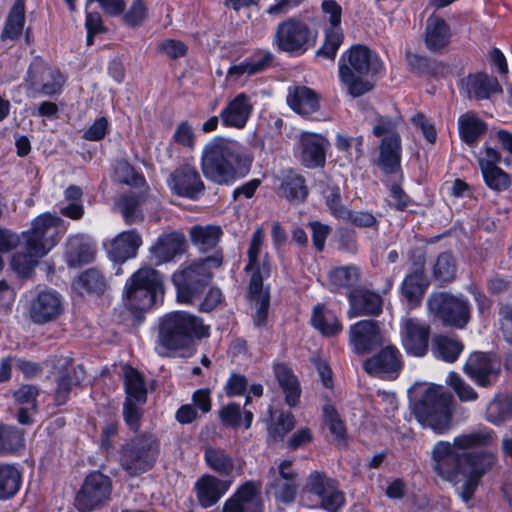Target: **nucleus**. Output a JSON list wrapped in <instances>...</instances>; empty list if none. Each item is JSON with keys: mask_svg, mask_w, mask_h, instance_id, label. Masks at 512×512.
<instances>
[{"mask_svg": "<svg viewBox=\"0 0 512 512\" xmlns=\"http://www.w3.org/2000/svg\"><path fill=\"white\" fill-rule=\"evenodd\" d=\"M448 441H438L433 447L432 458L435 471L443 479L453 482L459 475L464 482L459 488V496L464 503L470 502L482 478L491 472L498 462L497 454L492 450L458 452Z\"/></svg>", "mask_w": 512, "mask_h": 512, "instance_id": "f257e3e1", "label": "nucleus"}, {"mask_svg": "<svg viewBox=\"0 0 512 512\" xmlns=\"http://www.w3.org/2000/svg\"><path fill=\"white\" fill-rule=\"evenodd\" d=\"M252 161V155L239 142L214 139L203 149L201 168L208 180L228 185L244 177L249 172Z\"/></svg>", "mask_w": 512, "mask_h": 512, "instance_id": "f03ea898", "label": "nucleus"}, {"mask_svg": "<svg viewBox=\"0 0 512 512\" xmlns=\"http://www.w3.org/2000/svg\"><path fill=\"white\" fill-rule=\"evenodd\" d=\"M163 295L162 275L152 267L138 269L125 283L122 302L127 314H121V317L140 320L159 300L162 301Z\"/></svg>", "mask_w": 512, "mask_h": 512, "instance_id": "7ed1b4c3", "label": "nucleus"}, {"mask_svg": "<svg viewBox=\"0 0 512 512\" xmlns=\"http://www.w3.org/2000/svg\"><path fill=\"white\" fill-rule=\"evenodd\" d=\"M381 69V62L365 45H353L344 52L338 64L339 79L352 97H359L373 88L370 77Z\"/></svg>", "mask_w": 512, "mask_h": 512, "instance_id": "20e7f679", "label": "nucleus"}, {"mask_svg": "<svg viewBox=\"0 0 512 512\" xmlns=\"http://www.w3.org/2000/svg\"><path fill=\"white\" fill-rule=\"evenodd\" d=\"M411 410L423 428H430L438 435L446 434L452 427L454 399L441 385L427 387L418 399L411 402Z\"/></svg>", "mask_w": 512, "mask_h": 512, "instance_id": "39448f33", "label": "nucleus"}, {"mask_svg": "<svg viewBox=\"0 0 512 512\" xmlns=\"http://www.w3.org/2000/svg\"><path fill=\"white\" fill-rule=\"evenodd\" d=\"M264 243V231L257 228L251 237L247 251L248 263L246 272H251L249 282V297L252 309L255 310L257 320H265L268 316L270 295L268 288H264L263 281L270 276V261L268 255L261 254Z\"/></svg>", "mask_w": 512, "mask_h": 512, "instance_id": "423d86ee", "label": "nucleus"}, {"mask_svg": "<svg viewBox=\"0 0 512 512\" xmlns=\"http://www.w3.org/2000/svg\"><path fill=\"white\" fill-rule=\"evenodd\" d=\"M222 262V253L216 251L212 256L194 260L175 271L172 282L177 291V300L189 303L200 295L212 279V269L220 267Z\"/></svg>", "mask_w": 512, "mask_h": 512, "instance_id": "0eeeda50", "label": "nucleus"}, {"mask_svg": "<svg viewBox=\"0 0 512 512\" xmlns=\"http://www.w3.org/2000/svg\"><path fill=\"white\" fill-rule=\"evenodd\" d=\"M160 454V441L151 432H140L124 441L118 450L121 468L129 476H139L150 471Z\"/></svg>", "mask_w": 512, "mask_h": 512, "instance_id": "6e6552de", "label": "nucleus"}, {"mask_svg": "<svg viewBox=\"0 0 512 512\" xmlns=\"http://www.w3.org/2000/svg\"><path fill=\"white\" fill-rule=\"evenodd\" d=\"M316 40L317 32L308 23L297 17H289L277 24L272 46L278 52L299 56L314 46Z\"/></svg>", "mask_w": 512, "mask_h": 512, "instance_id": "1a4fd4ad", "label": "nucleus"}, {"mask_svg": "<svg viewBox=\"0 0 512 512\" xmlns=\"http://www.w3.org/2000/svg\"><path fill=\"white\" fill-rule=\"evenodd\" d=\"M67 231V223L49 212L37 216L29 230L21 233L22 240L28 241L29 246L36 252L48 254L61 240Z\"/></svg>", "mask_w": 512, "mask_h": 512, "instance_id": "9d476101", "label": "nucleus"}, {"mask_svg": "<svg viewBox=\"0 0 512 512\" xmlns=\"http://www.w3.org/2000/svg\"><path fill=\"white\" fill-rule=\"evenodd\" d=\"M299 486V475L293 460L284 459L271 466L267 472L266 492L282 503L295 500Z\"/></svg>", "mask_w": 512, "mask_h": 512, "instance_id": "9b49d317", "label": "nucleus"}, {"mask_svg": "<svg viewBox=\"0 0 512 512\" xmlns=\"http://www.w3.org/2000/svg\"><path fill=\"white\" fill-rule=\"evenodd\" d=\"M112 492L111 479L100 471L90 472L75 496L79 512H91L105 503Z\"/></svg>", "mask_w": 512, "mask_h": 512, "instance_id": "f8f14e48", "label": "nucleus"}, {"mask_svg": "<svg viewBox=\"0 0 512 512\" xmlns=\"http://www.w3.org/2000/svg\"><path fill=\"white\" fill-rule=\"evenodd\" d=\"M463 371L477 386L488 388L498 381L501 367L492 353L474 351L467 358Z\"/></svg>", "mask_w": 512, "mask_h": 512, "instance_id": "ddd939ff", "label": "nucleus"}, {"mask_svg": "<svg viewBox=\"0 0 512 512\" xmlns=\"http://www.w3.org/2000/svg\"><path fill=\"white\" fill-rule=\"evenodd\" d=\"M64 77L59 70L49 67L42 59L36 58L29 66L25 84L37 94L52 96L59 93Z\"/></svg>", "mask_w": 512, "mask_h": 512, "instance_id": "4468645a", "label": "nucleus"}, {"mask_svg": "<svg viewBox=\"0 0 512 512\" xmlns=\"http://www.w3.org/2000/svg\"><path fill=\"white\" fill-rule=\"evenodd\" d=\"M404 367L402 354L394 345L381 348L363 362V369L371 376L395 380Z\"/></svg>", "mask_w": 512, "mask_h": 512, "instance_id": "2eb2a0df", "label": "nucleus"}, {"mask_svg": "<svg viewBox=\"0 0 512 512\" xmlns=\"http://www.w3.org/2000/svg\"><path fill=\"white\" fill-rule=\"evenodd\" d=\"M430 315L439 320H469L470 305L462 297L447 292H433L427 299Z\"/></svg>", "mask_w": 512, "mask_h": 512, "instance_id": "dca6fc26", "label": "nucleus"}, {"mask_svg": "<svg viewBox=\"0 0 512 512\" xmlns=\"http://www.w3.org/2000/svg\"><path fill=\"white\" fill-rule=\"evenodd\" d=\"M167 185L174 194L191 200L198 199L205 189L197 169L188 164L176 168L167 179Z\"/></svg>", "mask_w": 512, "mask_h": 512, "instance_id": "f3484780", "label": "nucleus"}, {"mask_svg": "<svg viewBox=\"0 0 512 512\" xmlns=\"http://www.w3.org/2000/svg\"><path fill=\"white\" fill-rule=\"evenodd\" d=\"M400 335L407 355L422 358L428 354L431 327L427 322H403Z\"/></svg>", "mask_w": 512, "mask_h": 512, "instance_id": "a211bd4d", "label": "nucleus"}, {"mask_svg": "<svg viewBox=\"0 0 512 512\" xmlns=\"http://www.w3.org/2000/svg\"><path fill=\"white\" fill-rule=\"evenodd\" d=\"M460 92L469 100L481 101L501 93L502 87L495 76L476 72L461 79Z\"/></svg>", "mask_w": 512, "mask_h": 512, "instance_id": "6ab92c4d", "label": "nucleus"}, {"mask_svg": "<svg viewBox=\"0 0 512 512\" xmlns=\"http://www.w3.org/2000/svg\"><path fill=\"white\" fill-rule=\"evenodd\" d=\"M261 483L246 481L223 505V512H262Z\"/></svg>", "mask_w": 512, "mask_h": 512, "instance_id": "aec40b11", "label": "nucleus"}, {"mask_svg": "<svg viewBox=\"0 0 512 512\" xmlns=\"http://www.w3.org/2000/svg\"><path fill=\"white\" fill-rule=\"evenodd\" d=\"M424 264V256L419 257L418 262L414 263V269L406 275L401 284L402 301H404L410 309L420 306L425 291L429 286Z\"/></svg>", "mask_w": 512, "mask_h": 512, "instance_id": "412c9836", "label": "nucleus"}, {"mask_svg": "<svg viewBox=\"0 0 512 512\" xmlns=\"http://www.w3.org/2000/svg\"><path fill=\"white\" fill-rule=\"evenodd\" d=\"M350 342L358 354L370 353L383 344L378 322H354L350 327Z\"/></svg>", "mask_w": 512, "mask_h": 512, "instance_id": "4be33fe9", "label": "nucleus"}, {"mask_svg": "<svg viewBox=\"0 0 512 512\" xmlns=\"http://www.w3.org/2000/svg\"><path fill=\"white\" fill-rule=\"evenodd\" d=\"M158 343L165 351L186 350L192 346L187 322H159Z\"/></svg>", "mask_w": 512, "mask_h": 512, "instance_id": "5701e85b", "label": "nucleus"}, {"mask_svg": "<svg viewBox=\"0 0 512 512\" xmlns=\"http://www.w3.org/2000/svg\"><path fill=\"white\" fill-rule=\"evenodd\" d=\"M230 487V482L219 479L211 474H203L194 484V492L198 504L204 508H210L218 503Z\"/></svg>", "mask_w": 512, "mask_h": 512, "instance_id": "b1692460", "label": "nucleus"}, {"mask_svg": "<svg viewBox=\"0 0 512 512\" xmlns=\"http://www.w3.org/2000/svg\"><path fill=\"white\" fill-rule=\"evenodd\" d=\"M142 238L136 230L123 231L105 244L108 257L117 263H123L137 255Z\"/></svg>", "mask_w": 512, "mask_h": 512, "instance_id": "393cba45", "label": "nucleus"}, {"mask_svg": "<svg viewBox=\"0 0 512 512\" xmlns=\"http://www.w3.org/2000/svg\"><path fill=\"white\" fill-rule=\"evenodd\" d=\"M252 111L250 97L245 93H240L226 104L219 117L224 127L243 129L251 117Z\"/></svg>", "mask_w": 512, "mask_h": 512, "instance_id": "a878e982", "label": "nucleus"}, {"mask_svg": "<svg viewBox=\"0 0 512 512\" xmlns=\"http://www.w3.org/2000/svg\"><path fill=\"white\" fill-rule=\"evenodd\" d=\"M350 308L348 316H378L382 311V298L379 294L366 289H354L348 295Z\"/></svg>", "mask_w": 512, "mask_h": 512, "instance_id": "bb28decb", "label": "nucleus"}, {"mask_svg": "<svg viewBox=\"0 0 512 512\" xmlns=\"http://www.w3.org/2000/svg\"><path fill=\"white\" fill-rule=\"evenodd\" d=\"M25 469L22 464L0 462V501H10L20 492Z\"/></svg>", "mask_w": 512, "mask_h": 512, "instance_id": "cd10ccee", "label": "nucleus"}, {"mask_svg": "<svg viewBox=\"0 0 512 512\" xmlns=\"http://www.w3.org/2000/svg\"><path fill=\"white\" fill-rule=\"evenodd\" d=\"M301 162L307 168L323 167L326 161V139L312 133H302L300 136Z\"/></svg>", "mask_w": 512, "mask_h": 512, "instance_id": "c85d7f7f", "label": "nucleus"}, {"mask_svg": "<svg viewBox=\"0 0 512 512\" xmlns=\"http://www.w3.org/2000/svg\"><path fill=\"white\" fill-rule=\"evenodd\" d=\"M274 55L269 50H256L238 64L232 65L228 70V76L240 78L241 76H253L271 67Z\"/></svg>", "mask_w": 512, "mask_h": 512, "instance_id": "c756f323", "label": "nucleus"}, {"mask_svg": "<svg viewBox=\"0 0 512 512\" xmlns=\"http://www.w3.org/2000/svg\"><path fill=\"white\" fill-rule=\"evenodd\" d=\"M378 166L387 174L400 168L402 146L400 135H390L382 139L380 144Z\"/></svg>", "mask_w": 512, "mask_h": 512, "instance_id": "7c9ffc66", "label": "nucleus"}, {"mask_svg": "<svg viewBox=\"0 0 512 512\" xmlns=\"http://www.w3.org/2000/svg\"><path fill=\"white\" fill-rule=\"evenodd\" d=\"M62 310L59 294L54 291H43L32 304L31 317L33 320H53L61 315Z\"/></svg>", "mask_w": 512, "mask_h": 512, "instance_id": "2f4dec72", "label": "nucleus"}, {"mask_svg": "<svg viewBox=\"0 0 512 512\" xmlns=\"http://www.w3.org/2000/svg\"><path fill=\"white\" fill-rule=\"evenodd\" d=\"M274 372L279 387L285 396V403L291 408L296 407L300 403L302 392L297 376L285 364H277Z\"/></svg>", "mask_w": 512, "mask_h": 512, "instance_id": "473e14b6", "label": "nucleus"}, {"mask_svg": "<svg viewBox=\"0 0 512 512\" xmlns=\"http://www.w3.org/2000/svg\"><path fill=\"white\" fill-rule=\"evenodd\" d=\"M185 239L179 232H170L161 235L156 244L151 248L158 263L172 261L176 255L183 252Z\"/></svg>", "mask_w": 512, "mask_h": 512, "instance_id": "72a5a7b5", "label": "nucleus"}, {"mask_svg": "<svg viewBox=\"0 0 512 512\" xmlns=\"http://www.w3.org/2000/svg\"><path fill=\"white\" fill-rule=\"evenodd\" d=\"M287 103L292 110L301 115H308L319 108L318 95L306 86L290 87Z\"/></svg>", "mask_w": 512, "mask_h": 512, "instance_id": "f704fd0d", "label": "nucleus"}, {"mask_svg": "<svg viewBox=\"0 0 512 512\" xmlns=\"http://www.w3.org/2000/svg\"><path fill=\"white\" fill-rule=\"evenodd\" d=\"M485 420L494 426L511 421L512 394L496 393L486 407Z\"/></svg>", "mask_w": 512, "mask_h": 512, "instance_id": "c9c22d12", "label": "nucleus"}, {"mask_svg": "<svg viewBox=\"0 0 512 512\" xmlns=\"http://www.w3.org/2000/svg\"><path fill=\"white\" fill-rule=\"evenodd\" d=\"M450 40V29L447 23L439 16L431 15L427 19L425 31L426 47L433 52L443 49Z\"/></svg>", "mask_w": 512, "mask_h": 512, "instance_id": "e433bc0d", "label": "nucleus"}, {"mask_svg": "<svg viewBox=\"0 0 512 512\" xmlns=\"http://www.w3.org/2000/svg\"><path fill=\"white\" fill-rule=\"evenodd\" d=\"M461 340L438 334L432 338L431 350L436 359L446 363L456 362L464 350Z\"/></svg>", "mask_w": 512, "mask_h": 512, "instance_id": "4c0bfd02", "label": "nucleus"}, {"mask_svg": "<svg viewBox=\"0 0 512 512\" xmlns=\"http://www.w3.org/2000/svg\"><path fill=\"white\" fill-rule=\"evenodd\" d=\"M24 435L22 429L0 423V457L19 455L25 449Z\"/></svg>", "mask_w": 512, "mask_h": 512, "instance_id": "58836bf2", "label": "nucleus"}, {"mask_svg": "<svg viewBox=\"0 0 512 512\" xmlns=\"http://www.w3.org/2000/svg\"><path fill=\"white\" fill-rule=\"evenodd\" d=\"M458 129L461 140L468 146L475 147L487 126L475 113L467 112L459 117Z\"/></svg>", "mask_w": 512, "mask_h": 512, "instance_id": "ea45409f", "label": "nucleus"}, {"mask_svg": "<svg viewBox=\"0 0 512 512\" xmlns=\"http://www.w3.org/2000/svg\"><path fill=\"white\" fill-rule=\"evenodd\" d=\"M493 440V430L485 428L484 430L472 431L456 436L453 440V446L463 452H469L468 450L480 451L490 446Z\"/></svg>", "mask_w": 512, "mask_h": 512, "instance_id": "a19ab883", "label": "nucleus"}, {"mask_svg": "<svg viewBox=\"0 0 512 512\" xmlns=\"http://www.w3.org/2000/svg\"><path fill=\"white\" fill-rule=\"evenodd\" d=\"M125 400H134L140 405L147 401V388L143 374L136 368L127 365L124 369Z\"/></svg>", "mask_w": 512, "mask_h": 512, "instance_id": "79ce46f5", "label": "nucleus"}, {"mask_svg": "<svg viewBox=\"0 0 512 512\" xmlns=\"http://www.w3.org/2000/svg\"><path fill=\"white\" fill-rule=\"evenodd\" d=\"M25 21V1L16 0L7 15L1 40H17L23 33Z\"/></svg>", "mask_w": 512, "mask_h": 512, "instance_id": "37998d69", "label": "nucleus"}, {"mask_svg": "<svg viewBox=\"0 0 512 512\" xmlns=\"http://www.w3.org/2000/svg\"><path fill=\"white\" fill-rule=\"evenodd\" d=\"M23 243V250L13 254L10 265L19 276L29 277L38 265L39 259L47 254L32 250L28 241H23Z\"/></svg>", "mask_w": 512, "mask_h": 512, "instance_id": "c03bdc74", "label": "nucleus"}, {"mask_svg": "<svg viewBox=\"0 0 512 512\" xmlns=\"http://www.w3.org/2000/svg\"><path fill=\"white\" fill-rule=\"evenodd\" d=\"M221 234V228L215 225H196L189 231L192 244L201 252L214 249L219 242Z\"/></svg>", "mask_w": 512, "mask_h": 512, "instance_id": "a18cd8bd", "label": "nucleus"}, {"mask_svg": "<svg viewBox=\"0 0 512 512\" xmlns=\"http://www.w3.org/2000/svg\"><path fill=\"white\" fill-rule=\"evenodd\" d=\"M322 420L337 442L346 443L348 438L346 422L331 402L322 406Z\"/></svg>", "mask_w": 512, "mask_h": 512, "instance_id": "49530a36", "label": "nucleus"}, {"mask_svg": "<svg viewBox=\"0 0 512 512\" xmlns=\"http://www.w3.org/2000/svg\"><path fill=\"white\" fill-rule=\"evenodd\" d=\"M204 460L206 465L220 476L228 477L234 471L232 457L221 448L207 447L204 451Z\"/></svg>", "mask_w": 512, "mask_h": 512, "instance_id": "de8ad7c7", "label": "nucleus"}, {"mask_svg": "<svg viewBox=\"0 0 512 512\" xmlns=\"http://www.w3.org/2000/svg\"><path fill=\"white\" fill-rule=\"evenodd\" d=\"M143 200L142 196L136 194L122 195L118 199L116 205L126 224L131 225L143 221Z\"/></svg>", "mask_w": 512, "mask_h": 512, "instance_id": "09e8293b", "label": "nucleus"}, {"mask_svg": "<svg viewBox=\"0 0 512 512\" xmlns=\"http://www.w3.org/2000/svg\"><path fill=\"white\" fill-rule=\"evenodd\" d=\"M67 255L73 263H88L94 258L95 248L85 237L77 235L69 238Z\"/></svg>", "mask_w": 512, "mask_h": 512, "instance_id": "8fccbe9b", "label": "nucleus"}, {"mask_svg": "<svg viewBox=\"0 0 512 512\" xmlns=\"http://www.w3.org/2000/svg\"><path fill=\"white\" fill-rule=\"evenodd\" d=\"M360 279V271L354 265L337 267L329 272V281L336 289L351 288Z\"/></svg>", "mask_w": 512, "mask_h": 512, "instance_id": "3c124183", "label": "nucleus"}, {"mask_svg": "<svg viewBox=\"0 0 512 512\" xmlns=\"http://www.w3.org/2000/svg\"><path fill=\"white\" fill-rule=\"evenodd\" d=\"M296 425V419L292 412L282 411L276 420L268 425V436L274 442H282L285 436L290 433Z\"/></svg>", "mask_w": 512, "mask_h": 512, "instance_id": "603ef678", "label": "nucleus"}, {"mask_svg": "<svg viewBox=\"0 0 512 512\" xmlns=\"http://www.w3.org/2000/svg\"><path fill=\"white\" fill-rule=\"evenodd\" d=\"M281 188L284 196L289 200L303 201L308 195L304 178L294 172L285 176Z\"/></svg>", "mask_w": 512, "mask_h": 512, "instance_id": "864d4df0", "label": "nucleus"}, {"mask_svg": "<svg viewBox=\"0 0 512 512\" xmlns=\"http://www.w3.org/2000/svg\"><path fill=\"white\" fill-rule=\"evenodd\" d=\"M339 486L338 481L328 477L325 472L313 471L309 474L306 481V490L320 498Z\"/></svg>", "mask_w": 512, "mask_h": 512, "instance_id": "5fc2aeb1", "label": "nucleus"}, {"mask_svg": "<svg viewBox=\"0 0 512 512\" xmlns=\"http://www.w3.org/2000/svg\"><path fill=\"white\" fill-rule=\"evenodd\" d=\"M78 381H74L72 372L63 369L56 378V389L54 391L53 400L56 407L64 406L70 399V394L74 385Z\"/></svg>", "mask_w": 512, "mask_h": 512, "instance_id": "6e6d98bb", "label": "nucleus"}, {"mask_svg": "<svg viewBox=\"0 0 512 512\" xmlns=\"http://www.w3.org/2000/svg\"><path fill=\"white\" fill-rule=\"evenodd\" d=\"M76 283L79 288L84 289L88 293H94L97 295L104 293L107 288V281L105 277L95 268H91L83 272Z\"/></svg>", "mask_w": 512, "mask_h": 512, "instance_id": "4d7b16f0", "label": "nucleus"}, {"mask_svg": "<svg viewBox=\"0 0 512 512\" xmlns=\"http://www.w3.org/2000/svg\"><path fill=\"white\" fill-rule=\"evenodd\" d=\"M456 275V263L451 253L439 254L433 265V276L436 281L447 283L452 281Z\"/></svg>", "mask_w": 512, "mask_h": 512, "instance_id": "13d9d810", "label": "nucleus"}, {"mask_svg": "<svg viewBox=\"0 0 512 512\" xmlns=\"http://www.w3.org/2000/svg\"><path fill=\"white\" fill-rule=\"evenodd\" d=\"M481 169L486 185L497 192L508 189L511 184L510 176L498 166L483 164Z\"/></svg>", "mask_w": 512, "mask_h": 512, "instance_id": "bf43d9fd", "label": "nucleus"}, {"mask_svg": "<svg viewBox=\"0 0 512 512\" xmlns=\"http://www.w3.org/2000/svg\"><path fill=\"white\" fill-rule=\"evenodd\" d=\"M324 197L332 216L341 220L349 216V208L342 203L341 190L338 186H328Z\"/></svg>", "mask_w": 512, "mask_h": 512, "instance_id": "052dcab7", "label": "nucleus"}, {"mask_svg": "<svg viewBox=\"0 0 512 512\" xmlns=\"http://www.w3.org/2000/svg\"><path fill=\"white\" fill-rule=\"evenodd\" d=\"M343 41V32L341 28H330L325 32V41L317 50L318 56H323L333 60Z\"/></svg>", "mask_w": 512, "mask_h": 512, "instance_id": "680f3d73", "label": "nucleus"}, {"mask_svg": "<svg viewBox=\"0 0 512 512\" xmlns=\"http://www.w3.org/2000/svg\"><path fill=\"white\" fill-rule=\"evenodd\" d=\"M362 146V136L350 137L341 133L336 134L335 147L339 151L345 152L350 159L355 158L357 160L363 155Z\"/></svg>", "mask_w": 512, "mask_h": 512, "instance_id": "e2e57ef3", "label": "nucleus"}, {"mask_svg": "<svg viewBox=\"0 0 512 512\" xmlns=\"http://www.w3.org/2000/svg\"><path fill=\"white\" fill-rule=\"evenodd\" d=\"M218 418L225 428L238 429L242 424V409L239 403L230 402L218 410Z\"/></svg>", "mask_w": 512, "mask_h": 512, "instance_id": "0e129e2a", "label": "nucleus"}, {"mask_svg": "<svg viewBox=\"0 0 512 512\" xmlns=\"http://www.w3.org/2000/svg\"><path fill=\"white\" fill-rule=\"evenodd\" d=\"M136 401L125 400L123 403V419L128 429L138 434L141 428V421L143 418L144 411Z\"/></svg>", "mask_w": 512, "mask_h": 512, "instance_id": "69168bd1", "label": "nucleus"}, {"mask_svg": "<svg viewBox=\"0 0 512 512\" xmlns=\"http://www.w3.org/2000/svg\"><path fill=\"white\" fill-rule=\"evenodd\" d=\"M116 180L127 185H140L144 179L136 173L134 167L126 160L117 161L115 164Z\"/></svg>", "mask_w": 512, "mask_h": 512, "instance_id": "338daca9", "label": "nucleus"}, {"mask_svg": "<svg viewBox=\"0 0 512 512\" xmlns=\"http://www.w3.org/2000/svg\"><path fill=\"white\" fill-rule=\"evenodd\" d=\"M319 507L326 512H341L346 504L345 493L337 486L319 498Z\"/></svg>", "mask_w": 512, "mask_h": 512, "instance_id": "774afa93", "label": "nucleus"}]
</instances>
